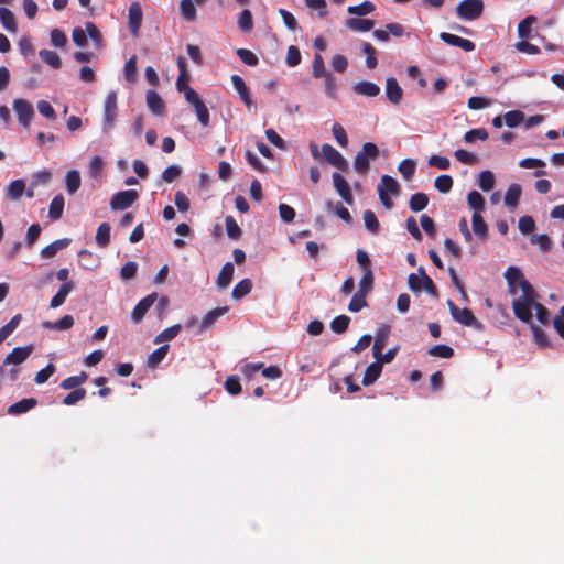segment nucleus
<instances>
[{
  "mask_svg": "<svg viewBox=\"0 0 564 564\" xmlns=\"http://www.w3.org/2000/svg\"><path fill=\"white\" fill-rule=\"evenodd\" d=\"M516 293H510L512 299V308L516 317L523 323L531 324L533 316V305L536 303V294L529 281H522Z\"/></svg>",
  "mask_w": 564,
  "mask_h": 564,
  "instance_id": "nucleus-1",
  "label": "nucleus"
},
{
  "mask_svg": "<svg viewBox=\"0 0 564 564\" xmlns=\"http://www.w3.org/2000/svg\"><path fill=\"white\" fill-rule=\"evenodd\" d=\"M379 199L386 209L393 207V202L389 195L398 196L400 193V184L390 175H383L377 187Z\"/></svg>",
  "mask_w": 564,
  "mask_h": 564,
  "instance_id": "nucleus-2",
  "label": "nucleus"
},
{
  "mask_svg": "<svg viewBox=\"0 0 564 564\" xmlns=\"http://www.w3.org/2000/svg\"><path fill=\"white\" fill-rule=\"evenodd\" d=\"M379 156V149L378 147L372 142H366L361 150L356 154L354 160V167L355 170L360 173L365 174L369 170V161L376 160Z\"/></svg>",
  "mask_w": 564,
  "mask_h": 564,
  "instance_id": "nucleus-3",
  "label": "nucleus"
},
{
  "mask_svg": "<svg viewBox=\"0 0 564 564\" xmlns=\"http://www.w3.org/2000/svg\"><path fill=\"white\" fill-rule=\"evenodd\" d=\"M484 11L482 0H463L456 6V14L465 21L478 19Z\"/></svg>",
  "mask_w": 564,
  "mask_h": 564,
  "instance_id": "nucleus-4",
  "label": "nucleus"
},
{
  "mask_svg": "<svg viewBox=\"0 0 564 564\" xmlns=\"http://www.w3.org/2000/svg\"><path fill=\"white\" fill-rule=\"evenodd\" d=\"M117 118V93H108L104 105L102 131L108 133L115 126Z\"/></svg>",
  "mask_w": 564,
  "mask_h": 564,
  "instance_id": "nucleus-5",
  "label": "nucleus"
},
{
  "mask_svg": "<svg viewBox=\"0 0 564 564\" xmlns=\"http://www.w3.org/2000/svg\"><path fill=\"white\" fill-rule=\"evenodd\" d=\"M185 99L193 106L200 124L207 127L209 124V111L198 94L193 88H186Z\"/></svg>",
  "mask_w": 564,
  "mask_h": 564,
  "instance_id": "nucleus-6",
  "label": "nucleus"
},
{
  "mask_svg": "<svg viewBox=\"0 0 564 564\" xmlns=\"http://www.w3.org/2000/svg\"><path fill=\"white\" fill-rule=\"evenodd\" d=\"M13 110L15 111L19 123L28 129L30 127L31 120L34 116L33 106L30 101L23 98H18L13 100Z\"/></svg>",
  "mask_w": 564,
  "mask_h": 564,
  "instance_id": "nucleus-7",
  "label": "nucleus"
},
{
  "mask_svg": "<svg viewBox=\"0 0 564 564\" xmlns=\"http://www.w3.org/2000/svg\"><path fill=\"white\" fill-rule=\"evenodd\" d=\"M447 305L451 312L452 317L464 326H475L478 327L480 324L473 314V312L468 308H460L454 304L453 301L448 300Z\"/></svg>",
  "mask_w": 564,
  "mask_h": 564,
  "instance_id": "nucleus-8",
  "label": "nucleus"
},
{
  "mask_svg": "<svg viewBox=\"0 0 564 564\" xmlns=\"http://www.w3.org/2000/svg\"><path fill=\"white\" fill-rule=\"evenodd\" d=\"M139 197L134 189L121 191L116 193L110 199V207L113 210H123L129 208Z\"/></svg>",
  "mask_w": 564,
  "mask_h": 564,
  "instance_id": "nucleus-9",
  "label": "nucleus"
},
{
  "mask_svg": "<svg viewBox=\"0 0 564 564\" xmlns=\"http://www.w3.org/2000/svg\"><path fill=\"white\" fill-rule=\"evenodd\" d=\"M322 158L338 170L346 171L348 169V162L346 159L339 151L328 143L322 145Z\"/></svg>",
  "mask_w": 564,
  "mask_h": 564,
  "instance_id": "nucleus-10",
  "label": "nucleus"
},
{
  "mask_svg": "<svg viewBox=\"0 0 564 564\" xmlns=\"http://www.w3.org/2000/svg\"><path fill=\"white\" fill-rule=\"evenodd\" d=\"M33 346L28 345L23 347H15L13 350L3 359V366H19L23 364L32 354Z\"/></svg>",
  "mask_w": 564,
  "mask_h": 564,
  "instance_id": "nucleus-11",
  "label": "nucleus"
},
{
  "mask_svg": "<svg viewBox=\"0 0 564 564\" xmlns=\"http://www.w3.org/2000/svg\"><path fill=\"white\" fill-rule=\"evenodd\" d=\"M332 178L334 188L337 192V194L343 198L345 203H347L348 205H352L354 196L351 194L349 184L345 180V177L341 174L334 172Z\"/></svg>",
  "mask_w": 564,
  "mask_h": 564,
  "instance_id": "nucleus-12",
  "label": "nucleus"
},
{
  "mask_svg": "<svg viewBox=\"0 0 564 564\" xmlns=\"http://www.w3.org/2000/svg\"><path fill=\"white\" fill-rule=\"evenodd\" d=\"M156 297H158L156 293H151V294L147 295L145 297H143L134 306V308L132 310V313H131V319H132L133 323L138 324V323H140L143 319V317L147 314V312L149 311V308L156 301Z\"/></svg>",
  "mask_w": 564,
  "mask_h": 564,
  "instance_id": "nucleus-13",
  "label": "nucleus"
},
{
  "mask_svg": "<svg viewBox=\"0 0 564 564\" xmlns=\"http://www.w3.org/2000/svg\"><path fill=\"white\" fill-rule=\"evenodd\" d=\"M440 39L447 45L460 47L465 52H473L476 47L475 43L470 40L447 32L440 33Z\"/></svg>",
  "mask_w": 564,
  "mask_h": 564,
  "instance_id": "nucleus-14",
  "label": "nucleus"
},
{
  "mask_svg": "<svg viewBox=\"0 0 564 564\" xmlns=\"http://www.w3.org/2000/svg\"><path fill=\"white\" fill-rule=\"evenodd\" d=\"M231 84L236 91L239 94L240 99L243 101L247 108L254 107V102L251 99L250 91L248 87L246 86L245 80L239 75H231Z\"/></svg>",
  "mask_w": 564,
  "mask_h": 564,
  "instance_id": "nucleus-15",
  "label": "nucleus"
},
{
  "mask_svg": "<svg viewBox=\"0 0 564 564\" xmlns=\"http://www.w3.org/2000/svg\"><path fill=\"white\" fill-rule=\"evenodd\" d=\"M227 312H228L227 306L217 307V308L209 311L203 317L202 322H199L198 333H203L204 330L212 328L215 325V323L217 322V319L219 317H221L223 315H225Z\"/></svg>",
  "mask_w": 564,
  "mask_h": 564,
  "instance_id": "nucleus-16",
  "label": "nucleus"
},
{
  "mask_svg": "<svg viewBox=\"0 0 564 564\" xmlns=\"http://www.w3.org/2000/svg\"><path fill=\"white\" fill-rule=\"evenodd\" d=\"M142 15H143L142 8H141L140 3L133 2L129 7V14H128L129 29L133 35H137L140 30L141 22H142Z\"/></svg>",
  "mask_w": 564,
  "mask_h": 564,
  "instance_id": "nucleus-17",
  "label": "nucleus"
},
{
  "mask_svg": "<svg viewBox=\"0 0 564 564\" xmlns=\"http://www.w3.org/2000/svg\"><path fill=\"white\" fill-rule=\"evenodd\" d=\"M386 96L393 105H398L403 97V90L394 77L386 80Z\"/></svg>",
  "mask_w": 564,
  "mask_h": 564,
  "instance_id": "nucleus-18",
  "label": "nucleus"
},
{
  "mask_svg": "<svg viewBox=\"0 0 564 564\" xmlns=\"http://www.w3.org/2000/svg\"><path fill=\"white\" fill-rule=\"evenodd\" d=\"M503 276H505V279L507 280V283H508L509 293H516V289L520 288L519 284L522 281H527L523 278L522 271L519 268H517V267H509L506 270Z\"/></svg>",
  "mask_w": 564,
  "mask_h": 564,
  "instance_id": "nucleus-19",
  "label": "nucleus"
},
{
  "mask_svg": "<svg viewBox=\"0 0 564 564\" xmlns=\"http://www.w3.org/2000/svg\"><path fill=\"white\" fill-rule=\"evenodd\" d=\"M471 228L474 234L481 240L486 241L489 236V228L486 221L484 220L480 213L474 212L471 216Z\"/></svg>",
  "mask_w": 564,
  "mask_h": 564,
  "instance_id": "nucleus-20",
  "label": "nucleus"
},
{
  "mask_svg": "<svg viewBox=\"0 0 564 564\" xmlns=\"http://www.w3.org/2000/svg\"><path fill=\"white\" fill-rule=\"evenodd\" d=\"M147 106L149 110L156 116H163L165 112V105L161 96L154 90L147 93Z\"/></svg>",
  "mask_w": 564,
  "mask_h": 564,
  "instance_id": "nucleus-21",
  "label": "nucleus"
},
{
  "mask_svg": "<svg viewBox=\"0 0 564 564\" xmlns=\"http://www.w3.org/2000/svg\"><path fill=\"white\" fill-rule=\"evenodd\" d=\"M352 89L356 94L366 97H376L380 93V87L377 84L367 80L356 83Z\"/></svg>",
  "mask_w": 564,
  "mask_h": 564,
  "instance_id": "nucleus-22",
  "label": "nucleus"
},
{
  "mask_svg": "<svg viewBox=\"0 0 564 564\" xmlns=\"http://www.w3.org/2000/svg\"><path fill=\"white\" fill-rule=\"evenodd\" d=\"M73 325H74V318L69 314L64 315L56 322H50V321L42 322L43 328L52 329V330H67V329L72 328Z\"/></svg>",
  "mask_w": 564,
  "mask_h": 564,
  "instance_id": "nucleus-23",
  "label": "nucleus"
},
{
  "mask_svg": "<svg viewBox=\"0 0 564 564\" xmlns=\"http://www.w3.org/2000/svg\"><path fill=\"white\" fill-rule=\"evenodd\" d=\"M74 284L72 282H66L61 285L57 293L51 299L50 307L57 308L64 304L68 294L73 291Z\"/></svg>",
  "mask_w": 564,
  "mask_h": 564,
  "instance_id": "nucleus-24",
  "label": "nucleus"
},
{
  "mask_svg": "<svg viewBox=\"0 0 564 564\" xmlns=\"http://www.w3.org/2000/svg\"><path fill=\"white\" fill-rule=\"evenodd\" d=\"M37 401L34 398L22 399L8 408L10 415H19L32 410Z\"/></svg>",
  "mask_w": 564,
  "mask_h": 564,
  "instance_id": "nucleus-25",
  "label": "nucleus"
},
{
  "mask_svg": "<svg viewBox=\"0 0 564 564\" xmlns=\"http://www.w3.org/2000/svg\"><path fill=\"white\" fill-rule=\"evenodd\" d=\"M234 271L235 268L231 262L224 264L216 280V284L219 289H226L231 283Z\"/></svg>",
  "mask_w": 564,
  "mask_h": 564,
  "instance_id": "nucleus-26",
  "label": "nucleus"
},
{
  "mask_svg": "<svg viewBox=\"0 0 564 564\" xmlns=\"http://www.w3.org/2000/svg\"><path fill=\"white\" fill-rule=\"evenodd\" d=\"M345 24L348 29L355 32H368L375 25L372 20L360 18H350L346 20Z\"/></svg>",
  "mask_w": 564,
  "mask_h": 564,
  "instance_id": "nucleus-27",
  "label": "nucleus"
},
{
  "mask_svg": "<svg viewBox=\"0 0 564 564\" xmlns=\"http://www.w3.org/2000/svg\"><path fill=\"white\" fill-rule=\"evenodd\" d=\"M382 371V366L379 362H372L370 364L365 371L364 378H362V384L365 387H368L377 381V379L380 377Z\"/></svg>",
  "mask_w": 564,
  "mask_h": 564,
  "instance_id": "nucleus-28",
  "label": "nucleus"
},
{
  "mask_svg": "<svg viewBox=\"0 0 564 564\" xmlns=\"http://www.w3.org/2000/svg\"><path fill=\"white\" fill-rule=\"evenodd\" d=\"M389 335H390V327L388 325H383L378 329V332L376 334V338H375V344L372 347L373 355H378V354L380 355V351H382L386 346V341H387Z\"/></svg>",
  "mask_w": 564,
  "mask_h": 564,
  "instance_id": "nucleus-29",
  "label": "nucleus"
},
{
  "mask_svg": "<svg viewBox=\"0 0 564 564\" xmlns=\"http://www.w3.org/2000/svg\"><path fill=\"white\" fill-rule=\"evenodd\" d=\"M70 243V239L63 238L55 240L54 242L50 243L48 246L44 247L41 250V256L43 258H52L54 257L59 250L66 248Z\"/></svg>",
  "mask_w": 564,
  "mask_h": 564,
  "instance_id": "nucleus-30",
  "label": "nucleus"
},
{
  "mask_svg": "<svg viewBox=\"0 0 564 564\" xmlns=\"http://www.w3.org/2000/svg\"><path fill=\"white\" fill-rule=\"evenodd\" d=\"M65 199L62 194L54 196L50 204L48 217L53 220H57L62 217L64 210Z\"/></svg>",
  "mask_w": 564,
  "mask_h": 564,
  "instance_id": "nucleus-31",
  "label": "nucleus"
},
{
  "mask_svg": "<svg viewBox=\"0 0 564 564\" xmlns=\"http://www.w3.org/2000/svg\"><path fill=\"white\" fill-rule=\"evenodd\" d=\"M39 56L42 62H44L54 69H59L62 67V59L58 56V54L54 51L41 50L39 52Z\"/></svg>",
  "mask_w": 564,
  "mask_h": 564,
  "instance_id": "nucleus-32",
  "label": "nucleus"
},
{
  "mask_svg": "<svg viewBox=\"0 0 564 564\" xmlns=\"http://www.w3.org/2000/svg\"><path fill=\"white\" fill-rule=\"evenodd\" d=\"M66 191L68 194H75L80 187V174L77 170H70L65 176Z\"/></svg>",
  "mask_w": 564,
  "mask_h": 564,
  "instance_id": "nucleus-33",
  "label": "nucleus"
},
{
  "mask_svg": "<svg viewBox=\"0 0 564 564\" xmlns=\"http://www.w3.org/2000/svg\"><path fill=\"white\" fill-rule=\"evenodd\" d=\"M0 21L3 28L11 33L17 32V24L14 20V14L11 10L6 7H0Z\"/></svg>",
  "mask_w": 564,
  "mask_h": 564,
  "instance_id": "nucleus-34",
  "label": "nucleus"
},
{
  "mask_svg": "<svg viewBox=\"0 0 564 564\" xmlns=\"http://www.w3.org/2000/svg\"><path fill=\"white\" fill-rule=\"evenodd\" d=\"M24 191H25V181L24 180L19 178V180L12 181L11 183H9V185L7 187V197L12 200H17L22 196Z\"/></svg>",
  "mask_w": 564,
  "mask_h": 564,
  "instance_id": "nucleus-35",
  "label": "nucleus"
},
{
  "mask_svg": "<svg viewBox=\"0 0 564 564\" xmlns=\"http://www.w3.org/2000/svg\"><path fill=\"white\" fill-rule=\"evenodd\" d=\"M521 186L519 184H511L505 195V204L508 207H516L521 196Z\"/></svg>",
  "mask_w": 564,
  "mask_h": 564,
  "instance_id": "nucleus-36",
  "label": "nucleus"
},
{
  "mask_svg": "<svg viewBox=\"0 0 564 564\" xmlns=\"http://www.w3.org/2000/svg\"><path fill=\"white\" fill-rule=\"evenodd\" d=\"M110 225L108 223H101L97 228L96 242L99 247L105 248L110 242Z\"/></svg>",
  "mask_w": 564,
  "mask_h": 564,
  "instance_id": "nucleus-37",
  "label": "nucleus"
},
{
  "mask_svg": "<svg viewBox=\"0 0 564 564\" xmlns=\"http://www.w3.org/2000/svg\"><path fill=\"white\" fill-rule=\"evenodd\" d=\"M429 204V197L424 193H415L410 197L409 206L414 213L423 210Z\"/></svg>",
  "mask_w": 564,
  "mask_h": 564,
  "instance_id": "nucleus-38",
  "label": "nucleus"
},
{
  "mask_svg": "<svg viewBox=\"0 0 564 564\" xmlns=\"http://www.w3.org/2000/svg\"><path fill=\"white\" fill-rule=\"evenodd\" d=\"M252 282L250 279H243L238 282L232 289L231 296L235 300H240L251 292Z\"/></svg>",
  "mask_w": 564,
  "mask_h": 564,
  "instance_id": "nucleus-39",
  "label": "nucleus"
},
{
  "mask_svg": "<svg viewBox=\"0 0 564 564\" xmlns=\"http://www.w3.org/2000/svg\"><path fill=\"white\" fill-rule=\"evenodd\" d=\"M362 217H364L366 229L370 234L377 235L380 230V224H379V220L377 219V216L375 215V213L370 209H367L364 212Z\"/></svg>",
  "mask_w": 564,
  "mask_h": 564,
  "instance_id": "nucleus-40",
  "label": "nucleus"
},
{
  "mask_svg": "<svg viewBox=\"0 0 564 564\" xmlns=\"http://www.w3.org/2000/svg\"><path fill=\"white\" fill-rule=\"evenodd\" d=\"M477 183H478V186L484 191V192H489L494 188L495 186V175L491 171H481L479 174H478V180H477Z\"/></svg>",
  "mask_w": 564,
  "mask_h": 564,
  "instance_id": "nucleus-41",
  "label": "nucleus"
},
{
  "mask_svg": "<svg viewBox=\"0 0 564 564\" xmlns=\"http://www.w3.org/2000/svg\"><path fill=\"white\" fill-rule=\"evenodd\" d=\"M21 314L14 315L4 326L0 328V344L4 341L19 326Z\"/></svg>",
  "mask_w": 564,
  "mask_h": 564,
  "instance_id": "nucleus-42",
  "label": "nucleus"
},
{
  "mask_svg": "<svg viewBox=\"0 0 564 564\" xmlns=\"http://www.w3.org/2000/svg\"><path fill=\"white\" fill-rule=\"evenodd\" d=\"M329 72L325 67L324 59L319 53H316L314 55L313 62H312V75L314 78H322Z\"/></svg>",
  "mask_w": 564,
  "mask_h": 564,
  "instance_id": "nucleus-43",
  "label": "nucleus"
},
{
  "mask_svg": "<svg viewBox=\"0 0 564 564\" xmlns=\"http://www.w3.org/2000/svg\"><path fill=\"white\" fill-rule=\"evenodd\" d=\"M375 9H376V7L371 1H364L362 3L357 4V6H349L347 9V12L349 14L364 17V15H367V14L373 12Z\"/></svg>",
  "mask_w": 564,
  "mask_h": 564,
  "instance_id": "nucleus-44",
  "label": "nucleus"
},
{
  "mask_svg": "<svg viewBox=\"0 0 564 564\" xmlns=\"http://www.w3.org/2000/svg\"><path fill=\"white\" fill-rule=\"evenodd\" d=\"M467 203H468V206L477 213L482 210L485 208V204H486L485 198L477 191H471L468 193Z\"/></svg>",
  "mask_w": 564,
  "mask_h": 564,
  "instance_id": "nucleus-45",
  "label": "nucleus"
},
{
  "mask_svg": "<svg viewBox=\"0 0 564 564\" xmlns=\"http://www.w3.org/2000/svg\"><path fill=\"white\" fill-rule=\"evenodd\" d=\"M181 329H182V326L180 324H175V325L164 329L159 335H156L154 338V343L160 344L163 341L172 340L173 338H175L178 335Z\"/></svg>",
  "mask_w": 564,
  "mask_h": 564,
  "instance_id": "nucleus-46",
  "label": "nucleus"
},
{
  "mask_svg": "<svg viewBox=\"0 0 564 564\" xmlns=\"http://www.w3.org/2000/svg\"><path fill=\"white\" fill-rule=\"evenodd\" d=\"M238 28L242 32H250L253 29V18L249 9L242 10L239 14Z\"/></svg>",
  "mask_w": 564,
  "mask_h": 564,
  "instance_id": "nucleus-47",
  "label": "nucleus"
},
{
  "mask_svg": "<svg viewBox=\"0 0 564 564\" xmlns=\"http://www.w3.org/2000/svg\"><path fill=\"white\" fill-rule=\"evenodd\" d=\"M180 11L186 21H194L196 19V8L193 0H181Z\"/></svg>",
  "mask_w": 564,
  "mask_h": 564,
  "instance_id": "nucleus-48",
  "label": "nucleus"
},
{
  "mask_svg": "<svg viewBox=\"0 0 564 564\" xmlns=\"http://www.w3.org/2000/svg\"><path fill=\"white\" fill-rule=\"evenodd\" d=\"M169 350V345H163L152 351L148 357V366L150 368H155L166 356Z\"/></svg>",
  "mask_w": 564,
  "mask_h": 564,
  "instance_id": "nucleus-49",
  "label": "nucleus"
},
{
  "mask_svg": "<svg viewBox=\"0 0 564 564\" xmlns=\"http://www.w3.org/2000/svg\"><path fill=\"white\" fill-rule=\"evenodd\" d=\"M415 161L405 159L399 163L398 170L404 180L409 181L415 173Z\"/></svg>",
  "mask_w": 564,
  "mask_h": 564,
  "instance_id": "nucleus-50",
  "label": "nucleus"
},
{
  "mask_svg": "<svg viewBox=\"0 0 564 564\" xmlns=\"http://www.w3.org/2000/svg\"><path fill=\"white\" fill-rule=\"evenodd\" d=\"M536 18L534 15H529L524 18L520 23L518 24V35L520 39H528L531 34V26L533 23H535Z\"/></svg>",
  "mask_w": 564,
  "mask_h": 564,
  "instance_id": "nucleus-51",
  "label": "nucleus"
},
{
  "mask_svg": "<svg viewBox=\"0 0 564 564\" xmlns=\"http://www.w3.org/2000/svg\"><path fill=\"white\" fill-rule=\"evenodd\" d=\"M373 288V273L371 269L364 271V274L359 281V289L357 292L368 294Z\"/></svg>",
  "mask_w": 564,
  "mask_h": 564,
  "instance_id": "nucleus-52",
  "label": "nucleus"
},
{
  "mask_svg": "<svg viewBox=\"0 0 564 564\" xmlns=\"http://www.w3.org/2000/svg\"><path fill=\"white\" fill-rule=\"evenodd\" d=\"M350 318L347 315H339L330 322V329L336 334H343L347 330Z\"/></svg>",
  "mask_w": 564,
  "mask_h": 564,
  "instance_id": "nucleus-53",
  "label": "nucleus"
},
{
  "mask_svg": "<svg viewBox=\"0 0 564 564\" xmlns=\"http://www.w3.org/2000/svg\"><path fill=\"white\" fill-rule=\"evenodd\" d=\"M332 133H333V137L334 139L336 140V142L341 147V148H346L348 145V137H347V133L344 129V127L338 123V122H335L332 127Z\"/></svg>",
  "mask_w": 564,
  "mask_h": 564,
  "instance_id": "nucleus-54",
  "label": "nucleus"
},
{
  "mask_svg": "<svg viewBox=\"0 0 564 564\" xmlns=\"http://www.w3.org/2000/svg\"><path fill=\"white\" fill-rule=\"evenodd\" d=\"M366 296L367 294L365 293L356 292L350 300L348 310L352 313H357L362 310L365 306H367Z\"/></svg>",
  "mask_w": 564,
  "mask_h": 564,
  "instance_id": "nucleus-55",
  "label": "nucleus"
},
{
  "mask_svg": "<svg viewBox=\"0 0 564 564\" xmlns=\"http://www.w3.org/2000/svg\"><path fill=\"white\" fill-rule=\"evenodd\" d=\"M434 186L438 192L446 194L453 187V178L447 174L440 175L435 178Z\"/></svg>",
  "mask_w": 564,
  "mask_h": 564,
  "instance_id": "nucleus-56",
  "label": "nucleus"
},
{
  "mask_svg": "<svg viewBox=\"0 0 564 564\" xmlns=\"http://www.w3.org/2000/svg\"><path fill=\"white\" fill-rule=\"evenodd\" d=\"M226 232L230 239L237 240L241 236V229L232 216L226 217Z\"/></svg>",
  "mask_w": 564,
  "mask_h": 564,
  "instance_id": "nucleus-57",
  "label": "nucleus"
},
{
  "mask_svg": "<svg viewBox=\"0 0 564 564\" xmlns=\"http://www.w3.org/2000/svg\"><path fill=\"white\" fill-rule=\"evenodd\" d=\"M429 354L440 358H451L454 355V349L447 345H435L430 347Z\"/></svg>",
  "mask_w": 564,
  "mask_h": 564,
  "instance_id": "nucleus-58",
  "label": "nucleus"
},
{
  "mask_svg": "<svg viewBox=\"0 0 564 564\" xmlns=\"http://www.w3.org/2000/svg\"><path fill=\"white\" fill-rule=\"evenodd\" d=\"M503 118H505L506 124L509 128H514L523 121L524 113L520 110H511V111H508L507 113H505Z\"/></svg>",
  "mask_w": 564,
  "mask_h": 564,
  "instance_id": "nucleus-59",
  "label": "nucleus"
},
{
  "mask_svg": "<svg viewBox=\"0 0 564 564\" xmlns=\"http://www.w3.org/2000/svg\"><path fill=\"white\" fill-rule=\"evenodd\" d=\"M50 42L54 47L63 48L67 44V37L62 30L53 29L50 34Z\"/></svg>",
  "mask_w": 564,
  "mask_h": 564,
  "instance_id": "nucleus-60",
  "label": "nucleus"
},
{
  "mask_svg": "<svg viewBox=\"0 0 564 564\" xmlns=\"http://www.w3.org/2000/svg\"><path fill=\"white\" fill-rule=\"evenodd\" d=\"M305 6L317 12L319 18H324L327 15V3L325 0H304Z\"/></svg>",
  "mask_w": 564,
  "mask_h": 564,
  "instance_id": "nucleus-61",
  "label": "nucleus"
},
{
  "mask_svg": "<svg viewBox=\"0 0 564 564\" xmlns=\"http://www.w3.org/2000/svg\"><path fill=\"white\" fill-rule=\"evenodd\" d=\"M124 77L129 83H133L137 79V57H130L124 64Z\"/></svg>",
  "mask_w": 564,
  "mask_h": 564,
  "instance_id": "nucleus-62",
  "label": "nucleus"
},
{
  "mask_svg": "<svg viewBox=\"0 0 564 564\" xmlns=\"http://www.w3.org/2000/svg\"><path fill=\"white\" fill-rule=\"evenodd\" d=\"M89 174L93 178H99L104 169V161L100 156L95 155L91 158L89 165Z\"/></svg>",
  "mask_w": 564,
  "mask_h": 564,
  "instance_id": "nucleus-63",
  "label": "nucleus"
},
{
  "mask_svg": "<svg viewBox=\"0 0 564 564\" xmlns=\"http://www.w3.org/2000/svg\"><path fill=\"white\" fill-rule=\"evenodd\" d=\"M237 55L248 66H256L259 63L257 55L250 50L238 48Z\"/></svg>",
  "mask_w": 564,
  "mask_h": 564,
  "instance_id": "nucleus-64",
  "label": "nucleus"
}]
</instances>
